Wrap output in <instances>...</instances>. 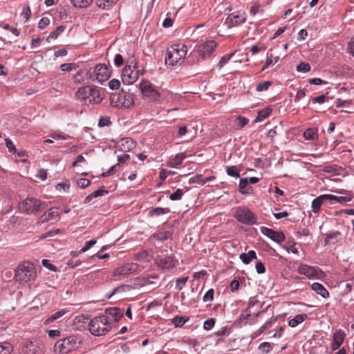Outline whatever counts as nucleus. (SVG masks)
Masks as SVG:
<instances>
[{"label": "nucleus", "mask_w": 354, "mask_h": 354, "mask_svg": "<svg viewBox=\"0 0 354 354\" xmlns=\"http://www.w3.org/2000/svg\"><path fill=\"white\" fill-rule=\"evenodd\" d=\"M187 53V46L184 44H174L169 47L165 55V63L174 66L184 62Z\"/></svg>", "instance_id": "1"}, {"label": "nucleus", "mask_w": 354, "mask_h": 354, "mask_svg": "<svg viewBox=\"0 0 354 354\" xmlns=\"http://www.w3.org/2000/svg\"><path fill=\"white\" fill-rule=\"evenodd\" d=\"M36 269L33 263L24 261L19 264L15 270V278L21 285L34 281L36 279Z\"/></svg>", "instance_id": "2"}, {"label": "nucleus", "mask_w": 354, "mask_h": 354, "mask_svg": "<svg viewBox=\"0 0 354 354\" xmlns=\"http://www.w3.org/2000/svg\"><path fill=\"white\" fill-rule=\"evenodd\" d=\"M111 322L106 315H100L91 319L88 328L91 333L95 336L106 335L111 329Z\"/></svg>", "instance_id": "3"}, {"label": "nucleus", "mask_w": 354, "mask_h": 354, "mask_svg": "<svg viewBox=\"0 0 354 354\" xmlns=\"http://www.w3.org/2000/svg\"><path fill=\"white\" fill-rule=\"evenodd\" d=\"M77 98L85 104L100 103L102 97L98 89L91 86L80 88L75 93Z\"/></svg>", "instance_id": "4"}, {"label": "nucleus", "mask_w": 354, "mask_h": 354, "mask_svg": "<svg viewBox=\"0 0 354 354\" xmlns=\"http://www.w3.org/2000/svg\"><path fill=\"white\" fill-rule=\"evenodd\" d=\"M134 59L129 61V64H127L122 70V80L124 84H132L136 82L139 77V71L136 70L137 64Z\"/></svg>", "instance_id": "5"}, {"label": "nucleus", "mask_w": 354, "mask_h": 354, "mask_svg": "<svg viewBox=\"0 0 354 354\" xmlns=\"http://www.w3.org/2000/svg\"><path fill=\"white\" fill-rule=\"evenodd\" d=\"M77 345V338L69 336L58 340L54 346V351L59 354H66L74 350Z\"/></svg>", "instance_id": "6"}, {"label": "nucleus", "mask_w": 354, "mask_h": 354, "mask_svg": "<svg viewBox=\"0 0 354 354\" xmlns=\"http://www.w3.org/2000/svg\"><path fill=\"white\" fill-rule=\"evenodd\" d=\"M44 207V203L33 198H27L19 205V209L28 214L37 213Z\"/></svg>", "instance_id": "7"}, {"label": "nucleus", "mask_w": 354, "mask_h": 354, "mask_svg": "<svg viewBox=\"0 0 354 354\" xmlns=\"http://www.w3.org/2000/svg\"><path fill=\"white\" fill-rule=\"evenodd\" d=\"M234 217L243 224L253 225L257 223V216L245 207H238L235 211Z\"/></svg>", "instance_id": "8"}, {"label": "nucleus", "mask_w": 354, "mask_h": 354, "mask_svg": "<svg viewBox=\"0 0 354 354\" xmlns=\"http://www.w3.org/2000/svg\"><path fill=\"white\" fill-rule=\"evenodd\" d=\"M140 88L142 93L146 97L153 102H158L160 100V93L147 80L142 81L140 84Z\"/></svg>", "instance_id": "9"}, {"label": "nucleus", "mask_w": 354, "mask_h": 354, "mask_svg": "<svg viewBox=\"0 0 354 354\" xmlns=\"http://www.w3.org/2000/svg\"><path fill=\"white\" fill-rule=\"evenodd\" d=\"M254 307V303L252 301H250L247 309L243 311L239 317V319L241 324H251L254 322L256 318L259 314V310H253Z\"/></svg>", "instance_id": "10"}, {"label": "nucleus", "mask_w": 354, "mask_h": 354, "mask_svg": "<svg viewBox=\"0 0 354 354\" xmlns=\"http://www.w3.org/2000/svg\"><path fill=\"white\" fill-rule=\"evenodd\" d=\"M297 270L299 273L306 275L309 279H321L325 275L324 272L319 268L311 267L305 264L300 265Z\"/></svg>", "instance_id": "11"}, {"label": "nucleus", "mask_w": 354, "mask_h": 354, "mask_svg": "<svg viewBox=\"0 0 354 354\" xmlns=\"http://www.w3.org/2000/svg\"><path fill=\"white\" fill-rule=\"evenodd\" d=\"M141 270V267L138 264L135 263H128L115 268L113 271V275L115 277L126 276L129 274L139 272Z\"/></svg>", "instance_id": "12"}, {"label": "nucleus", "mask_w": 354, "mask_h": 354, "mask_svg": "<svg viewBox=\"0 0 354 354\" xmlns=\"http://www.w3.org/2000/svg\"><path fill=\"white\" fill-rule=\"evenodd\" d=\"M261 232L263 235L269 237L270 239L278 243H282L286 239L285 235L283 232H277L266 227H261Z\"/></svg>", "instance_id": "13"}, {"label": "nucleus", "mask_w": 354, "mask_h": 354, "mask_svg": "<svg viewBox=\"0 0 354 354\" xmlns=\"http://www.w3.org/2000/svg\"><path fill=\"white\" fill-rule=\"evenodd\" d=\"M96 80L100 82L106 81L110 77V72L105 64H97L94 69Z\"/></svg>", "instance_id": "14"}, {"label": "nucleus", "mask_w": 354, "mask_h": 354, "mask_svg": "<svg viewBox=\"0 0 354 354\" xmlns=\"http://www.w3.org/2000/svg\"><path fill=\"white\" fill-rule=\"evenodd\" d=\"M217 44L214 40H209L204 44H202L198 46V51L200 55L205 58L214 50Z\"/></svg>", "instance_id": "15"}, {"label": "nucleus", "mask_w": 354, "mask_h": 354, "mask_svg": "<svg viewBox=\"0 0 354 354\" xmlns=\"http://www.w3.org/2000/svg\"><path fill=\"white\" fill-rule=\"evenodd\" d=\"M59 218V212L57 207H52L44 213L40 217L39 222L45 223L48 221H57Z\"/></svg>", "instance_id": "16"}, {"label": "nucleus", "mask_w": 354, "mask_h": 354, "mask_svg": "<svg viewBox=\"0 0 354 354\" xmlns=\"http://www.w3.org/2000/svg\"><path fill=\"white\" fill-rule=\"evenodd\" d=\"M345 338V333L342 330H336L333 335L330 348L333 351L338 349L342 344Z\"/></svg>", "instance_id": "17"}, {"label": "nucleus", "mask_w": 354, "mask_h": 354, "mask_svg": "<svg viewBox=\"0 0 354 354\" xmlns=\"http://www.w3.org/2000/svg\"><path fill=\"white\" fill-rule=\"evenodd\" d=\"M245 20V18L243 15L239 13H232L227 17L225 24L228 28H231L243 23Z\"/></svg>", "instance_id": "18"}, {"label": "nucleus", "mask_w": 354, "mask_h": 354, "mask_svg": "<svg viewBox=\"0 0 354 354\" xmlns=\"http://www.w3.org/2000/svg\"><path fill=\"white\" fill-rule=\"evenodd\" d=\"M129 160H130V156L129 154H123L121 156H118V163L112 166L107 171L104 172L102 174V176L103 177H106L111 174H114L120 167V164L126 162L127 161H128Z\"/></svg>", "instance_id": "19"}, {"label": "nucleus", "mask_w": 354, "mask_h": 354, "mask_svg": "<svg viewBox=\"0 0 354 354\" xmlns=\"http://www.w3.org/2000/svg\"><path fill=\"white\" fill-rule=\"evenodd\" d=\"M156 264L161 269H169L175 266L176 262L171 257L156 259Z\"/></svg>", "instance_id": "20"}, {"label": "nucleus", "mask_w": 354, "mask_h": 354, "mask_svg": "<svg viewBox=\"0 0 354 354\" xmlns=\"http://www.w3.org/2000/svg\"><path fill=\"white\" fill-rule=\"evenodd\" d=\"M123 311L118 308H109L105 310V314L104 315H106L108 317V320L109 318L111 319L114 322H117L120 319V317L123 316Z\"/></svg>", "instance_id": "21"}, {"label": "nucleus", "mask_w": 354, "mask_h": 354, "mask_svg": "<svg viewBox=\"0 0 354 354\" xmlns=\"http://www.w3.org/2000/svg\"><path fill=\"white\" fill-rule=\"evenodd\" d=\"M329 194H324L319 196L313 201L312 203V209L315 213H317L319 211L321 205L323 204L324 201L326 200H329Z\"/></svg>", "instance_id": "22"}, {"label": "nucleus", "mask_w": 354, "mask_h": 354, "mask_svg": "<svg viewBox=\"0 0 354 354\" xmlns=\"http://www.w3.org/2000/svg\"><path fill=\"white\" fill-rule=\"evenodd\" d=\"M308 318V315L306 313L298 314L293 318L290 319L288 321V326L291 328H295L299 324H301Z\"/></svg>", "instance_id": "23"}, {"label": "nucleus", "mask_w": 354, "mask_h": 354, "mask_svg": "<svg viewBox=\"0 0 354 354\" xmlns=\"http://www.w3.org/2000/svg\"><path fill=\"white\" fill-rule=\"evenodd\" d=\"M68 312L66 309H61L53 314L49 315L44 322V324H49L51 322H53L58 319L63 317L66 313Z\"/></svg>", "instance_id": "24"}, {"label": "nucleus", "mask_w": 354, "mask_h": 354, "mask_svg": "<svg viewBox=\"0 0 354 354\" xmlns=\"http://www.w3.org/2000/svg\"><path fill=\"white\" fill-rule=\"evenodd\" d=\"M186 158V155L183 153H180L176 155V156L169 160L168 166L170 167H176L180 165L183 160Z\"/></svg>", "instance_id": "25"}, {"label": "nucleus", "mask_w": 354, "mask_h": 354, "mask_svg": "<svg viewBox=\"0 0 354 354\" xmlns=\"http://www.w3.org/2000/svg\"><path fill=\"white\" fill-rule=\"evenodd\" d=\"M240 259L245 264L250 263L253 259H257L256 252L254 250H250L248 253H242L239 255Z\"/></svg>", "instance_id": "26"}, {"label": "nucleus", "mask_w": 354, "mask_h": 354, "mask_svg": "<svg viewBox=\"0 0 354 354\" xmlns=\"http://www.w3.org/2000/svg\"><path fill=\"white\" fill-rule=\"evenodd\" d=\"M135 147V142L131 138H124L121 140L120 148L123 151H129Z\"/></svg>", "instance_id": "27"}, {"label": "nucleus", "mask_w": 354, "mask_h": 354, "mask_svg": "<svg viewBox=\"0 0 354 354\" xmlns=\"http://www.w3.org/2000/svg\"><path fill=\"white\" fill-rule=\"evenodd\" d=\"M304 138L308 140H315L318 138L317 130L314 128H308L304 132Z\"/></svg>", "instance_id": "28"}, {"label": "nucleus", "mask_w": 354, "mask_h": 354, "mask_svg": "<svg viewBox=\"0 0 354 354\" xmlns=\"http://www.w3.org/2000/svg\"><path fill=\"white\" fill-rule=\"evenodd\" d=\"M118 0H96V5L102 9H109L115 5Z\"/></svg>", "instance_id": "29"}, {"label": "nucleus", "mask_w": 354, "mask_h": 354, "mask_svg": "<svg viewBox=\"0 0 354 354\" xmlns=\"http://www.w3.org/2000/svg\"><path fill=\"white\" fill-rule=\"evenodd\" d=\"M151 256L150 253L146 250L138 252L135 256V259L140 262H148L150 261Z\"/></svg>", "instance_id": "30"}, {"label": "nucleus", "mask_w": 354, "mask_h": 354, "mask_svg": "<svg viewBox=\"0 0 354 354\" xmlns=\"http://www.w3.org/2000/svg\"><path fill=\"white\" fill-rule=\"evenodd\" d=\"M214 178V177H209L206 178H203L202 175H196L194 176H192L189 178V183H198L201 185H204L207 182L209 181L210 180Z\"/></svg>", "instance_id": "31"}, {"label": "nucleus", "mask_w": 354, "mask_h": 354, "mask_svg": "<svg viewBox=\"0 0 354 354\" xmlns=\"http://www.w3.org/2000/svg\"><path fill=\"white\" fill-rule=\"evenodd\" d=\"M340 235V232L338 231L333 232L326 235L325 238V244H335L337 241V238Z\"/></svg>", "instance_id": "32"}, {"label": "nucleus", "mask_w": 354, "mask_h": 354, "mask_svg": "<svg viewBox=\"0 0 354 354\" xmlns=\"http://www.w3.org/2000/svg\"><path fill=\"white\" fill-rule=\"evenodd\" d=\"M122 106L129 108L134 104L133 96L131 94H125L123 95V101L121 102Z\"/></svg>", "instance_id": "33"}, {"label": "nucleus", "mask_w": 354, "mask_h": 354, "mask_svg": "<svg viewBox=\"0 0 354 354\" xmlns=\"http://www.w3.org/2000/svg\"><path fill=\"white\" fill-rule=\"evenodd\" d=\"M189 317L185 316H176L171 319V323L176 327H181L187 322H188Z\"/></svg>", "instance_id": "34"}, {"label": "nucleus", "mask_w": 354, "mask_h": 354, "mask_svg": "<svg viewBox=\"0 0 354 354\" xmlns=\"http://www.w3.org/2000/svg\"><path fill=\"white\" fill-rule=\"evenodd\" d=\"M271 113V109L270 108H267L265 109H262L258 112V115L254 120L255 122H261L268 118Z\"/></svg>", "instance_id": "35"}, {"label": "nucleus", "mask_w": 354, "mask_h": 354, "mask_svg": "<svg viewBox=\"0 0 354 354\" xmlns=\"http://www.w3.org/2000/svg\"><path fill=\"white\" fill-rule=\"evenodd\" d=\"M92 1L93 0H71L73 6L79 8H86L92 3Z\"/></svg>", "instance_id": "36"}, {"label": "nucleus", "mask_w": 354, "mask_h": 354, "mask_svg": "<svg viewBox=\"0 0 354 354\" xmlns=\"http://www.w3.org/2000/svg\"><path fill=\"white\" fill-rule=\"evenodd\" d=\"M12 351V345L6 342L0 343V354H10Z\"/></svg>", "instance_id": "37"}, {"label": "nucleus", "mask_w": 354, "mask_h": 354, "mask_svg": "<svg viewBox=\"0 0 354 354\" xmlns=\"http://www.w3.org/2000/svg\"><path fill=\"white\" fill-rule=\"evenodd\" d=\"M248 178H241L239 183V192L243 194L249 193Z\"/></svg>", "instance_id": "38"}, {"label": "nucleus", "mask_w": 354, "mask_h": 354, "mask_svg": "<svg viewBox=\"0 0 354 354\" xmlns=\"http://www.w3.org/2000/svg\"><path fill=\"white\" fill-rule=\"evenodd\" d=\"M65 30V26H58L56 30H55L54 31H52L50 35H48L47 39H55L58 37V36L62 32H64V30Z\"/></svg>", "instance_id": "39"}, {"label": "nucleus", "mask_w": 354, "mask_h": 354, "mask_svg": "<svg viewBox=\"0 0 354 354\" xmlns=\"http://www.w3.org/2000/svg\"><path fill=\"white\" fill-rule=\"evenodd\" d=\"M279 61V57L277 56L274 57V61L272 60V55L267 57L266 63L262 68V71H265L268 67L274 65Z\"/></svg>", "instance_id": "40"}, {"label": "nucleus", "mask_w": 354, "mask_h": 354, "mask_svg": "<svg viewBox=\"0 0 354 354\" xmlns=\"http://www.w3.org/2000/svg\"><path fill=\"white\" fill-rule=\"evenodd\" d=\"M226 172L227 175L234 177L239 178V170L236 166H228L226 167Z\"/></svg>", "instance_id": "41"}, {"label": "nucleus", "mask_w": 354, "mask_h": 354, "mask_svg": "<svg viewBox=\"0 0 354 354\" xmlns=\"http://www.w3.org/2000/svg\"><path fill=\"white\" fill-rule=\"evenodd\" d=\"M328 198L330 201H336L341 203H347L351 201V198L347 196H336L330 194H329Z\"/></svg>", "instance_id": "42"}, {"label": "nucleus", "mask_w": 354, "mask_h": 354, "mask_svg": "<svg viewBox=\"0 0 354 354\" xmlns=\"http://www.w3.org/2000/svg\"><path fill=\"white\" fill-rule=\"evenodd\" d=\"M310 66L309 64L306 62H301L297 66V71L298 72H303V73H307L310 71Z\"/></svg>", "instance_id": "43"}, {"label": "nucleus", "mask_w": 354, "mask_h": 354, "mask_svg": "<svg viewBox=\"0 0 354 354\" xmlns=\"http://www.w3.org/2000/svg\"><path fill=\"white\" fill-rule=\"evenodd\" d=\"M77 65L75 63H65L60 66V68L64 72H68L72 71L73 68H76Z\"/></svg>", "instance_id": "44"}, {"label": "nucleus", "mask_w": 354, "mask_h": 354, "mask_svg": "<svg viewBox=\"0 0 354 354\" xmlns=\"http://www.w3.org/2000/svg\"><path fill=\"white\" fill-rule=\"evenodd\" d=\"M215 324V320L213 318L207 319L203 323V328L206 330H211Z\"/></svg>", "instance_id": "45"}, {"label": "nucleus", "mask_w": 354, "mask_h": 354, "mask_svg": "<svg viewBox=\"0 0 354 354\" xmlns=\"http://www.w3.org/2000/svg\"><path fill=\"white\" fill-rule=\"evenodd\" d=\"M183 194V190L180 189H178L177 190H176L175 192L170 194L169 198L171 201L180 200L182 198Z\"/></svg>", "instance_id": "46"}, {"label": "nucleus", "mask_w": 354, "mask_h": 354, "mask_svg": "<svg viewBox=\"0 0 354 354\" xmlns=\"http://www.w3.org/2000/svg\"><path fill=\"white\" fill-rule=\"evenodd\" d=\"M270 85H271V82L269 81H266V82L259 83L257 86V91H259V92L266 91Z\"/></svg>", "instance_id": "47"}, {"label": "nucleus", "mask_w": 354, "mask_h": 354, "mask_svg": "<svg viewBox=\"0 0 354 354\" xmlns=\"http://www.w3.org/2000/svg\"><path fill=\"white\" fill-rule=\"evenodd\" d=\"M214 289H209L204 295L203 300L204 302L211 301L214 298Z\"/></svg>", "instance_id": "48"}, {"label": "nucleus", "mask_w": 354, "mask_h": 354, "mask_svg": "<svg viewBox=\"0 0 354 354\" xmlns=\"http://www.w3.org/2000/svg\"><path fill=\"white\" fill-rule=\"evenodd\" d=\"M151 279H157V276H150L149 277L142 278V281L140 283L141 286H145L150 284H156V282L151 281Z\"/></svg>", "instance_id": "49"}, {"label": "nucleus", "mask_w": 354, "mask_h": 354, "mask_svg": "<svg viewBox=\"0 0 354 354\" xmlns=\"http://www.w3.org/2000/svg\"><path fill=\"white\" fill-rule=\"evenodd\" d=\"M259 348L261 351L268 353L272 349V346L269 342H263L259 345Z\"/></svg>", "instance_id": "50"}, {"label": "nucleus", "mask_w": 354, "mask_h": 354, "mask_svg": "<svg viewBox=\"0 0 354 354\" xmlns=\"http://www.w3.org/2000/svg\"><path fill=\"white\" fill-rule=\"evenodd\" d=\"M111 124V122L109 117H101L98 121V126L100 127L109 126Z\"/></svg>", "instance_id": "51"}, {"label": "nucleus", "mask_w": 354, "mask_h": 354, "mask_svg": "<svg viewBox=\"0 0 354 354\" xmlns=\"http://www.w3.org/2000/svg\"><path fill=\"white\" fill-rule=\"evenodd\" d=\"M120 86V82L117 79H113L109 82V87L112 90L118 89Z\"/></svg>", "instance_id": "52"}, {"label": "nucleus", "mask_w": 354, "mask_h": 354, "mask_svg": "<svg viewBox=\"0 0 354 354\" xmlns=\"http://www.w3.org/2000/svg\"><path fill=\"white\" fill-rule=\"evenodd\" d=\"M90 184H91L90 180L86 178H80L77 180V185L80 187L83 188V189L89 186Z\"/></svg>", "instance_id": "53"}, {"label": "nucleus", "mask_w": 354, "mask_h": 354, "mask_svg": "<svg viewBox=\"0 0 354 354\" xmlns=\"http://www.w3.org/2000/svg\"><path fill=\"white\" fill-rule=\"evenodd\" d=\"M234 53H232L229 55H225L222 57L218 64V66L221 68L223 67V66L227 63V62L230 59V58L233 56Z\"/></svg>", "instance_id": "54"}, {"label": "nucleus", "mask_w": 354, "mask_h": 354, "mask_svg": "<svg viewBox=\"0 0 354 354\" xmlns=\"http://www.w3.org/2000/svg\"><path fill=\"white\" fill-rule=\"evenodd\" d=\"M70 188V184L68 182L59 183L56 185L57 190L63 189L64 192H68Z\"/></svg>", "instance_id": "55"}, {"label": "nucleus", "mask_w": 354, "mask_h": 354, "mask_svg": "<svg viewBox=\"0 0 354 354\" xmlns=\"http://www.w3.org/2000/svg\"><path fill=\"white\" fill-rule=\"evenodd\" d=\"M261 6L259 3H254L250 10V14L252 16H254L258 12L261 11L260 10ZM263 12V10H261Z\"/></svg>", "instance_id": "56"}, {"label": "nucleus", "mask_w": 354, "mask_h": 354, "mask_svg": "<svg viewBox=\"0 0 354 354\" xmlns=\"http://www.w3.org/2000/svg\"><path fill=\"white\" fill-rule=\"evenodd\" d=\"M96 243L95 240H91L87 242H86L85 245L81 249L80 252H85L88 250H89L93 245H94Z\"/></svg>", "instance_id": "57"}, {"label": "nucleus", "mask_w": 354, "mask_h": 354, "mask_svg": "<svg viewBox=\"0 0 354 354\" xmlns=\"http://www.w3.org/2000/svg\"><path fill=\"white\" fill-rule=\"evenodd\" d=\"M255 268H256V270L257 272L259 273V274H263L266 272V268H265V266L264 264L259 261L256 263V266H255Z\"/></svg>", "instance_id": "58"}, {"label": "nucleus", "mask_w": 354, "mask_h": 354, "mask_svg": "<svg viewBox=\"0 0 354 354\" xmlns=\"http://www.w3.org/2000/svg\"><path fill=\"white\" fill-rule=\"evenodd\" d=\"M60 230L59 229H56V230H50L45 234H43L41 236V239H46L48 237H50V236H53L55 235H56L57 234L59 233Z\"/></svg>", "instance_id": "59"}, {"label": "nucleus", "mask_w": 354, "mask_h": 354, "mask_svg": "<svg viewBox=\"0 0 354 354\" xmlns=\"http://www.w3.org/2000/svg\"><path fill=\"white\" fill-rule=\"evenodd\" d=\"M107 193H108V192L104 189V187H102L100 189L93 192L92 193V194L94 198H96L98 196H104V195L106 194Z\"/></svg>", "instance_id": "60"}, {"label": "nucleus", "mask_w": 354, "mask_h": 354, "mask_svg": "<svg viewBox=\"0 0 354 354\" xmlns=\"http://www.w3.org/2000/svg\"><path fill=\"white\" fill-rule=\"evenodd\" d=\"M31 15V11L29 6L24 7L23 8L21 16L27 21Z\"/></svg>", "instance_id": "61"}, {"label": "nucleus", "mask_w": 354, "mask_h": 354, "mask_svg": "<svg viewBox=\"0 0 354 354\" xmlns=\"http://www.w3.org/2000/svg\"><path fill=\"white\" fill-rule=\"evenodd\" d=\"M41 263H42V265L44 266H45L46 268H47L48 269H49L52 271L57 270L56 267L54 265L51 264L48 259H43Z\"/></svg>", "instance_id": "62"}, {"label": "nucleus", "mask_w": 354, "mask_h": 354, "mask_svg": "<svg viewBox=\"0 0 354 354\" xmlns=\"http://www.w3.org/2000/svg\"><path fill=\"white\" fill-rule=\"evenodd\" d=\"M5 141H6V145L7 148L8 149V151L10 152H15V151H16L15 147L13 142H12V140L8 138H6Z\"/></svg>", "instance_id": "63"}, {"label": "nucleus", "mask_w": 354, "mask_h": 354, "mask_svg": "<svg viewBox=\"0 0 354 354\" xmlns=\"http://www.w3.org/2000/svg\"><path fill=\"white\" fill-rule=\"evenodd\" d=\"M50 23V20L48 17H43L39 22V28L44 29Z\"/></svg>", "instance_id": "64"}]
</instances>
